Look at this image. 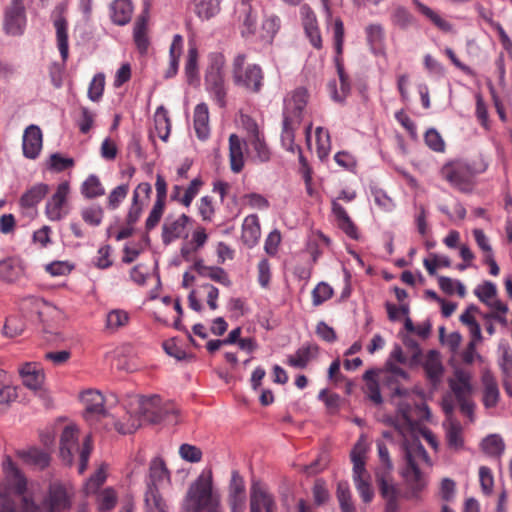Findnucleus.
Returning <instances> with one entry per match:
<instances>
[{
	"instance_id": "1",
	"label": "nucleus",
	"mask_w": 512,
	"mask_h": 512,
	"mask_svg": "<svg viewBox=\"0 0 512 512\" xmlns=\"http://www.w3.org/2000/svg\"><path fill=\"white\" fill-rule=\"evenodd\" d=\"M2 468L5 488L0 491V512H17L18 502H21L22 512H64L70 508V497L64 485L51 484L40 507L27 495V479L9 456L4 458Z\"/></svg>"
},
{
	"instance_id": "2",
	"label": "nucleus",
	"mask_w": 512,
	"mask_h": 512,
	"mask_svg": "<svg viewBox=\"0 0 512 512\" xmlns=\"http://www.w3.org/2000/svg\"><path fill=\"white\" fill-rule=\"evenodd\" d=\"M177 412L178 410L173 403H164L158 395L141 397L138 400V416L130 415L127 422L113 420V425L120 434H131L141 426L142 421H147L151 424H157L162 421H167L168 423L176 422Z\"/></svg>"
},
{
	"instance_id": "3",
	"label": "nucleus",
	"mask_w": 512,
	"mask_h": 512,
	"mask_svg": "<svg viewBox=\"0 0 512 512\" xmlns=\"http://www.w3.org/2000/svg\"><path fill=\"white\" fill-rule=\"evenodd\" d=\"M403 452L406 467L403 470V477L408 486L407 499L421 500V494L427 486L425 475L420 470L422 463L431 466L430 457L419 439L403 442Z\"/></svg>"
},
{
	"instance_id": "4",
	"label": "nucleus",
	"mask_w": 512,
	"mask_h": 512,
	"mask_svg": "<svg viewBox=\"0 0 512 512\" xmlns=\"http://www.w3.org/2000/svg\"><path fill=\"white\" fill-rule=\"evenodd\" d=\"M221 497L214 492L210 470H204L191 484L183 501L182 512H221Z\"/></svg>"
},
{
	"instance_id": "5",
	"label": "nucleus",
	"mask_w": 512,
	"mask_h": 512,
	"mask_svg": "<svg viewBox=\"0 0 512 512\" xmlns=\"http://www.w3.org/2000/svg\"><path fill=\"white\" fill-rule=\"evenodd\" d=\"M307 99V91L302 87L295 89L284 99L281 142L288 151L294 152L295 148L300 151V147L294 143L295 131L301 124Z\"/></svg>"
},
{
	"instance_id": "6",
	"label": "nucleus",
	"mask_w": 512,
	"mask_h": 512,
	"mask_svg": "<svg viewBox=\"0 0 512 512\" xmlns=\"http://www.w3.org/2000/svg\"><path fill=\"white\" fill-rule=\"evenodd\" d=\"M92 451L91 436L87 435L84 439L82 447L79 445L78 429L74 425H67L60 436V458L66 465H72L74 456L79 454L78 472L82 474L88 465L89 457Z\"/></svg>"
},
{
	"instance_id": "7",
	"label": "nucleus",
	"mask_w": 512,
	"mask_h": 512,
	"mask_svg": "<svg viewBox=\"0 0 512 512\" xmlns=\"http://www.w3.org/2000/svg\"><path fill=\"white\" fill-rule=\"evenodd\" d=\"M231 77L237 87L250 93L260 92L263 86L262 68L257 64L247 63V56L243 53H239L233 59Z\"/></svg>"
},
{
	"instance_id": "8",
	"label": "nucleus",
	"mask_w": 512,
	"mask_h": 512,
	"mask_svg": "<svg viewBox=\"0 0 512 512\" xmlns=\"http://www.w3.org/2000/svg\"><path fill=\"white\" fill-rule=\"evenodd\" d=\"M440 175L455 189L461 192H469L473 186L475 173L468 163L462 160H454L442 166Z\"/></svg>"
},
{
	"instance_id": "9",
	"label": "nucleus",
	"mask_w": 512,
	"mask_h": 512,
	"mask_svg": "<svg viewBox=\"0 0 512 512\" xmlns=\"http://www.w3.org/2000/svg\"><path fill=\"white\" fill-rule=\"evenodd\" d=\"M223 65L224 56L221 51H214L208 54L205 85L207 90L215 96L220 107L224 106V76L222 72Z\"/></svg>"
},
{
	"instance_id": "10",
	"label": "nucleus",
	"mask_w": 512,
	"mask_h": 512,
	"mask_svg": "<svg viewBox=\"0 0 512 512\" xmlns=\"http://www.w3.org/2000/svg\"><path fill=\"white\" fill-rule=\"evenodd\" d=\"M26 24L27 17L23 0H12L4 11V32L10 36H21L25 31Z\"/></svg>"
},
{
	"instance_id": "11",
	"label": "nucleus",
	"mask_w": 512,
	"mask_h": 512,
	"mask_svg": "<svg viewBox=\"0 0 512 512\" xmlns=\"http://www.w3.org/2000/svg\"><path fill=\"white\" fill-rule=\"evenodd\" d=\"M70 195V184L63 181L58 184L53 195L45 205V215L50 221H60L68 214V197Z\"/></svg>"
},
{
	"instance_id": "12",
	"label": "nucleus",
	"mask_w": 512,
	"mask_h": 512,
	"mask_svg": "<svg viewBox=\"0 0 512 512\" xmlns=\"http://www.w3.org/2000/svg\"><path fill=\"white\" fill-rule=\"evenodd\" d=\"M81 399L85 405L84 418L90 425L96 426L108 416L104 408V396L99 391L88 390L82 394Z\"/></svg>"
},
{
	"instance_id": "13",
	"label": "nucleus",
	"mask_w": 512,
	"mask_h": 512,
	"mask_svg": "<svg viewBox=\"0 0 512 512\" xmlns=\"http://www.w3.org/2000/svg\"><path fill=\"white\" fill-rule=\"evenodd\" d=\"M65 10L66 6L60 3L54 8L51 14L53 25L56 29L57 47L63 62L67 61L69 55L68 23L64 17Z\"/></svg>"
},
{
	"instance_id": "14",
	"label": "nucleus",
	"mask_w": 512,
	"mask_h": 512,
	"mask_svg": "<svg viewBox=\"0 0 512 512\" xmlns=\"http://www.w3.org/2000/svg\"><path fill=\"white\" fill-rule=\"evenodd\" d=\"M300 16L304 32L310 44L320 50L323 46L322 36L314 11L308 5L300 7Z\"/></svg>"
},
{
	"instance_id": "15",
	"label": "nucleus",
	"mask_w": 512,
	"mask_h": 512,
	"mask_svg": "<svg viewBox=\"0 0 512 512\" xmlns=\"http://www.w3.org/2000/svg\"><path fill=\"white\" fill-rule=\"evenodd\" d=\"M379 492L383 499V512H402V492L397 485L381 478Z\"/></svg>"
},
{
	"instance_id": "16",
	"label": "nucleus",
	"mask_w": 512,
	"mask_h": 512,
	"mask_svg": "<svg viewBox=\"0 0 512 512\" xmlns=\"http://www.w3.org/2000/svg\"><path fill=\"white\" fill-rule=\"evenodd\" d=\"M228 491L231 512H244L246 507L245 482L237 471L232 472Z\"/></svg>"
},
{
	"instance_id": "17",
	"label": "nucleus",
	"mask_w": 512,
	"mask_h": 512,
	"mask_svg": "<svg viewBox=\"0 0 512 512\" xmlns=\"http://www.w3.org/2000/svg\"><path fill=\"white\" fill-rule=\"evenodd\" d=\"M247 143L236 134L229 136V164L233 173L242 172L245 166Z\"/></svg>"
},
{
	"instance_id": "18",
	"label": "nucleus",
	"mask_w": 512,
	"mask_h": 512,
	"mask_svg": "<svg viewBox=\"0 0 512 512\" xmlns=\"http://www.w3.org/2000/svg\"><path fill=\"white\" fill-rule=\"evenodd\" d=\"M23 155L28 159H36L42 149V132L37 125H29L22 139Z\"/></svg>"
},
{
	"instance_id": "19",
	"label": "nucleus",
	"mask_w": 512,
	"mask_h": 512,
	"mask_svg": "<svg viewBox=\"0 0 512 512\" xmlns=\"http://www.w3.org/2000/svg\"><path fill=\"white\" fill-rule=\"evenodd\" d=\"M170 483V474L161 458H154L150 462L149 478L147 480V490L164 488Z\"/></svg>"
},
{
	"instance_id": "20",
	"label": "nucleus",
	"mask_w": 512,
	"mask_h": 512,
	"mask_svg": "<svg viewBox=\"0 0 512 512\" xmlns=\"http://www.w3.org/2000/svg\"><path fill=\"white\" fill-rule=\"evenodd\" d=\"M235 13L238 15L242 37L248 38L254 35L257 28V15L251 4L240 3Z\"/></svg>"
},
{
	"instance_id": "21",
	"label": "nucleus",
	"mask_w": 512,
	"mask_h": 512,
	"mask_svg": "<svg viewBox=\"0 0 512 512\" xmlns=\"http://www.w3.org/2000/svg\"><path fill=\"white\" fill-rule=\"evenodd\" d=\"M335 65L337 69V74L340 81V91L336 88V82L331 81L328 84L329 91L331 93L332 98L335 101L342 102L350 93L351 91V83L349 76L344 70V65L342 62V57H335Z\"/></svg>"
},
{
	"instance_id": "22",
	"label": "nucleus",
	"mask_w": 512,
	"mask_h": 512,
	"mask_svg": "<svg viewBox=\"0 0 512 512\" xmlns=\"http://www.w3.org/2000/svg\"><path fill=\"white\" fill-rule=\"evenodd\" d=\"M17 456L27 465L43 470L50 464V454L37 447H30L17 451Z\"/></svg>"
},
{
	"instance_id": "23",
	"label": "nucleus",
	"mask_w": 512,
	"mask_h": 512,
	"mask_svg": "<svg viewBox=\"0 0 512 512\" xmlns=\"http://www.w3.org/2000/svg\"><path fill=\"white\" fill-rule=\"evenodd\" d=\"M189 217L185 214L180 215L177 219H166L162 227V241L165 245H169L174 240L181 238L185 232Z\"/></svg>"
},
{
	"instance_id": "24",
	"label": "nucleus",
	"mask_w": 512,
	"mask_h": 512,
	"mask_svg": "<svg viewBox=\"0 0 512 512\" xmlns=\"http://www.w3.org/2000/svg\"><path fill=\"white\" fill-rule=\"evenodd\" d=\"M261 236V228L259 218L255 214L245 217L242 224L241 241L248 248H253L257 245Z\"/></svg>"
},
{
	"instance_id": "25",
	"label": "nucleus",
	"mask_w": 512,
	"mask_h": 512,
	"mask_svg": "<svg viewBox=\"0 0 512 512\" xmlns=\"http://www.w3.org/2000/svg\"><path fill=\"white\" fill-rule=\"evenodd\" d=\"M366 445L363 440H359L351 451V461L353 463V481L371 478L365 468Z\"/></svg>"
},
{
	"instance_id": "26",
	"label": "nucleus",
	"mask_w": 512,
	"mask_h": 512,
	"mask_svg": "<svg viewBox=\"0 0 512 512\" xmlns=\"http://www.w3.org/2000/svg\"><path fill=\"white\" fill-rule=\"evenodd\" d=\"M332 212L336 218L339 228L351 239L357 240L359 232L357 226L349 217L347 211L337 200L332 201Z\"/></svg>"
},
{
	"instance_id": "27",
	"label": "nucleus",
	"mask_w": 512,
	"mask_h": 512,
	"mask_svg": "<svg viewBox=\"0 0 512 512\" xmlns=\"http://www.w3.org/2000/svg\"><path fill=\"white\" fill-rule=\"evenodd\" d=\"M23 384L31 389L38 390L44 382V373L42 369L35 363H26L19 370Z\"/></svg>"
},
{
	"instance_id": "28",
	"label": "nucleus",
	"mask_w": 512,
	"mask_h": 512,
	"mask_svg": "<svg viewBox=\"0 0 512 512\" xmlns=\"http://www.w3.org/2000/svg\"><path fill=\"white\" fill-rule=\"evenodd\" d=\"M49 192L45 183H37L30 187L20 198L19 203L23 209L35 208Z\"/></svg>"
},
{
	"instance_id": "29",
	"label": "nucleus",
	"mask_w": 512,
	"mask_h": 512,
	"mask_svg": "<svg viewBox=\"0 0 512 512\" xmlns=\"http://www.w3.org/2000/svg\"><path fill=\"white\" fill-rule=\"evenodd\" d=\"M133 12V5L130 0H114L110 5V17L116 25H126Z\"/></svg>"
},
{
	"instance_id": "30",
	"label": "nucleus",
	"mask_w": 512,
	"mask_h": 512,
	"mask_svg": "<svg viewBox=\"0 0 512 512\" xmlns=\"http://www.w3.org/2000/svg\"><path fill=\"white\" fill-rule=\"evenodd\" d=\"M182 51L183 37L180 34H175L169 49V66L164 74L166 79L173 78L178 73Z\"/></svg>"
},
{
	"instance_id": "31",
	"label": "nucleus",
	"mask_w": 512,
	"mask_h": 512,
	"mask_svg": "<svg viewBox=\"0 0 512 512\" xmlns=\"http://www.w3.org/2000/svg\"><path fill=\"white\" fill-rule=\"evenodd\" d=\"M397 405L398 411L393 420V425L404 436L407 432L412 431L414 427V420L411 416L412 407L405 401L399 402Z\"/></svg>"
},
{
	"instance_id": "32",
	"label": "nucleus",
	"mask_w": 512,
	"mask_h": 512,
	"mask_svg": "<svg viewBox=\"0 0 512 512\" xmlns=\"http://www.w3.org/2000/svg\"><path fill=\"white\" fill-rule=\"evenodd\" d=\"M446 442L450 449L460 450L464 446L463 428L459 421L450 419L448 423L444 422Z\"/></svg>"
},
{
	"instance_id": "33",
	"label": "nucleus",
	"mask_w": 512,
	"mask_h": 512,
	"mask_svg": "<svg viewBox=\"0 0 512 512\" xmlns=\"http://www.w3.org/2000/svg\"><path fill=\"white\" fill-rule=\"evenodd\" d=\"M198 48L195 42L190 41L187 51L184 72L189 85H194L199 80Z\"/></svg>"
},
{
	"instance_id": "34",
	"label": "nucleus",
	"mask_w": 512,
	"mask_h": 512,
	"mask_svg": "<svg viewBox=\"0 0 512 512\" xmlns=\"http://www.w3.org/2000/svg\"><path fill=\"white\" fill-rule=\"evenodd\" d=\"M23 274V266L20 259L8 257L0 260V280L14 282Z\"/></svg>"
},
{
	"instance_id": "35",
	"label": "nucleus",
	"mask_w": 512,
	"mask_h": 512,
	"mask_svg": "<svg viewBox=\"0 0 512 512\" xmlns=\"http://www.w3.org/2000/svg\"><path fill=\"white\" fill-rule=\"evenodd\" d=\"M318 353L316 344H309L300 347L293 355L287 359L288 365L294 368H305L313 357Z\"/></svg>"
},
{
	"instance_id": "36",
	"label": "nucleus",
	"mask_w": 512,
	"mask_h": 512,
	"mask_svg": "<svg viewBox=\"0 0 512 512\" xmlns=\"http://www.w3.org/2000/svg\"><path fill=\"white\" fill-rule=\"evenodd\" d=\"M484 386L483 404L486 408L495 407L499 399V389L496 379L490 372H486L482 376Z\"/></svg>"
},
{
	"instance_id": "37",
	"label": "nucleus",
	"mask_w": 512,
	"mask_h": 512,
	"mask_svg": "<svg viewBox=\"0 0 512 512\" xmlns=\"http://www.w3.org/2000/svg\"><path fill=\"white\" fill-rule=\"evenodd\" d=\"M366 41L373 53H379L384 46L385 31L381 24L372 23L365 27Z\"/></svg>"
},
{
	"instance_id": "38",
	"label": "nucleus",
	"mask_w": 512,
	"mask_h": 512,
	"mask_svg": "<svg viewBox=\"0 0 512 512\" xmlns=\"http://www.w3.org/2000/svg\"><path fill=\"white\" fill-rule=\"evenodd\" d=\"M423 367L430 382L433 385L438 384L443 374V366L436 351L429 352Z\"/></svg>"
},
{
	"instance_id": "39",
	"label": "nucleus",
	"mask_w": 512,
	"mask_h": 512,
	"mask_svg": "<svg viewBox=\"0 0 512 512\" xmlns=\"http://www.w3.org/2000/svg\"><path fill=\"white\" fill-rule=\"evenodd\" d=\"M208 108L204 103L198 104L194 110V128L199 139H206L209 134Z\"/></svg>"
},
{
	"instance_id": "40",
	"label": "nucleus",
	"mask_w": 512,
	"mask_h": 512,
	"mask_svg": "<svg viewBox=\"0 0 512 512\" xmlns=\"http://www.w3.org/2000/svg\"><path fill=\"white\" fill-rule=\"evenodd\" d=\"M413 4L417 10L429 19L439 30L443 32H451L452 24L442 18L437 12L420 2L419 0H413Z\"/></svg>"
},
{
	"instance_id": "41",
	"label": "nucleus",
	"mask_w": 512,
	"mask_h": 512,
	"mask_svg": "<svg viewBox=\"0 0 512 512\" xmlns=\"http://www.w3.org/2000/svg\"><path fill=\"white\" fill-rule=\"evenodd\" d=\"M130 320L129 313L123 309H113L106 315L105 329L110 333H115L125 327Z\"/></svg>"
},
{
	"instance_id": "42",
	"label": "nucleus",
	"mask_w": 512,
	"mask_h": 512,
	"mask_svg": "<svg viewBox=\"0 0 512 512\" xmlns=\"http://www.w3.org/2000/svg\"><path fill=\"white\" fill-rule=\"evenodd\" d=\"M390 21L395 27L406 30L414 24L415 18L406 7L397 5L391 10Z\"/></svg>"
},
{
	"instance_id": "43",
	"label": "nucleus",
	"mask_w": 512,
	"mask_h": 512,
	"mask_svg": "<svg viewBox=\"0 0 512 512\" xmlns=\"http://www.w3.org/2000/svg\"><path fill=\"white\" fill-rule=\"evenodd\" d=\"M146 512H168L169 507L157 489L146 490L145 493Z\"/></svg>"
},
{
	"instance_id": "44",
	"label": "nucleus",
	"mask_w": 512,
	"mask_h": 512,
	"mask_svg": "<svg viewBox=\"0 0 512 512\" xmlns=\"http://www.w3.org/2000/svg\"><path fill=\"white\" fill-rule=\"evenodd\" d=\"M450 387L457 401L470 398L471 386L463 372L456 373V379L450 382Z\"/></svg>"
},
{
	"instance_id": "45",
	"label": "nucleus",
	"mask_w": 512,
	"mask_h": 512,
	"mask_svg": "<svg viewBox=\"0 0 512 512\" xmlns=\"http://www.w3.org/2000/svg\"><path fill=\"white\" fill-rule=\"evenodd\" d=\"M154 122L158 136L163 141H167L171 130V123L168 117V111L163 106L157 108L154 116Z\"/></svg>"
},
{
	"instance_id": "46",
	"label": "nucleus",
	"mask_w": 512,
	"mask_h": 512,
	"mask_svg": "<svg viewBox=\"0 0 512 512\" xmlns=\"http://www.w3.org/2000/svg\"><path fill=\"white\" fill-rule=\"evenodd\" d=\"M253 151L255 152V159L261 163L268 162L271 158V152L267 146L264 137L256 129L250 142Z\"/></svg>"
},
{
	"instance_id": "47",
	"label": "nucleus",
	"mask_w": 512,
	"mask_h": 512,
	"mask_svg": "<svg viewBox=\"0 0 512 512\" xmlns=\"http://www.w3.org/2000/svg\"><path fill=\"white\" fill-rule=\"evenodd\" d=\"M194 11L202 19H209L220 11V0H194Z\"/></svg>"
},
{
	"instance_id": "48",
	"label": "nucleus",
	"mask_w": 512,
	"mask_h": 512,
	"mask_svg": "<svg viewBox=\"0 0 512 512\" xmlns=\"http://www.w3.org/2000/svg\"><path fill=\"white\" fill-rule=\"evenodd\" d=\"M81 193L88 199H93L105 194V189L100 179L92 174L87 177L81 186Z\"/></svg>"
},
{
	"instance_id": "49",
	"label": "nucleus",
	"mask_w": 512,
	"mask_h": 512,
	"mask_svg": "<svg viewBox=\"0 0 512 512\" xmlns=\"http://www.w3.org/2000/svg\"><path fill=\"white\" fill-rule=\"evenodd\" d=\"M336 496L339 502L341 512H356L352 495L347 482H339L337 485Z\"/></svg>"
},
{
	"instance_id": "50",
	"label": "nucleus",
	"mask_w": 512,
	"mask_h": 512,
	"mask_svg": "<svg viewBox=\"0 0 512 512\" xmlns=\"http://www.w3.org/2000/svg\"><path fill=\"white\" fill-rule=\"evenodd\" d=\"M133 37L140 53H146L149 46V40L146 35V20L144 18L137 19L134 25Z\"/></svg>"
},
{
	"instance_id": "51",
	"label": "nucleus",
	"mask_w": 512,
	"mask_h": 512,
	"mask_svg": "<svg viewBox=\"0 0 512 512\" xmlns=\"http://www.w3.org/2000/svg\"><path fill=\"white\" fill-rule=\"evenodd\" d=\"M256 499V504L260 506V509H264L265 512H276L277 506L273 497L266 491L260 488H253L251 493V500Z\"/></svg>"
},
{
	"instance_id": "52",
	"label": "nucleus",
	"mask_w": 512,
	"mask_h": 512,
	"mask_svg": "<svg viewBox=\"0 0 512 512\" xmlns=\"http://www.w3.org/2000/svg\"><path fill=\"white\" fill-rule=\"evenodd\" d=\"M481 447L490 456H500L505 449V444L500 436L489 435L483 439Z\"/></svg>"
},
{
	"instance_id": "53",
	"label": "nucleus",
	"mask_w": 512,
	"mask_h": 512,
	"mask_svg": "<svg viewBox=\"0 0 512 512\" xmlns=\"http://www.w3.org/2000/svg\"><path fill=\"white\" fill-rule=\"evenodd\" d=\"M117 502V495L113 488H105L97 494V504L100 512L111 510Z\"/></svg>"
},
{
	"instance_id": "54",
	"label": "nucleus",
	"mask_w": 512,
	"mask_h": 512,
	"mask_svg": "<svg viewBox=\"0 0 512 512\" xmlns=\"http://www.w3.org/2000/svg\"><path fill=\"white\" fill-rule=\"evenodd\" d=\"M312 303L314 306H320L327 300H329L334 291L332 287L326 282H320L316 285V287L312 290Z\"/></svg>"
},
{
	"instance_id": "55",
	"label": "nucleus",
	"mask_w": 512,
	"mask_h": 512,
	"mask_svg": "<svg viewBox=\"0 0 512 512\" xmlns=\"http://www.w3.org/2000/svg\"><path fill=\"white\" fill-rule=\"evenodd\" d=\"M193 269L197 271L200 276L210 278L217 282H222L223 280V270L218 267L206 266L203 264L202 260H198L194 263Z\"/></svg>"
},
{
	"instance_id": "56",
	"label": "nucleus",
	"mask_w": 512,
	"mask_h": 512,
	"mask_svg": "<svg viewBox=\"0 0 512 512\" xmlns=\"http://www.w3.org/2000/svg\"><path fill=\"white\" fill-rule=\"evenodd\" d=\"M373 374L371 370L366 371L364 374V379L367 380L366 392L369 399L376 405H379L382 403V396L377 381L373 379Z\"/></svg>"
},
{
	"instance_id": "57",
	"label": "nucleus",
	"mask_w": 512,
	"mask_h": 512,
	"mask_svg": "<svg viewBox=\"0 0 512 512\" xmlns=\"http://www.w3.org/2000/svg\"><path fill=\"white\" fill-rule=\"evenodd\" d=\"M105 76L102 73L96 74L90 82L88 88V98L93 102H98L104 91Z\"/></svg>"
},
{
	"instance_id": "58",
	"label": "nucleus",
	"mask_w": 512,
	"mask_h": 512,
	"mask_svg": "<svg viewBox=\"0 0 512 512\" xmlns=\"http://www.w3.org/2000/svg\"><path fill=\"white\" fill-rule=\"evenodd\" d=\"M344 36H345V30H344L343 21L340 18H336L334 20V24H333V41H334V48H335V52H336L335 57H339V58L342 57Z\"/></svg>"
},
{
	"instance_id": "59",
	"label": "nucleus",
	"mask_w": 512,
	"mask_h": 512,
	"mask_svg": "<svg viewBox=\"0 0 512 512\" xmlns=\"http://www.w3.org/2000/svg\"><path fill=\"white\" fill-rule=\"evenodd\" d=\"M103 209L98 205L83 208L81 211L82 219L91 226H99L103 219Z\"/></svg>"
},
{
	"instance_id": "60",
	"label": "nucleus",
	"mask_w": 512,
	"mask_h": 512,
	"mask_svg": "<svg viewBox=\"0 0 512 512\" xmlns=\"http://www.w3.org/2000/svg\"><path fill=\"white\" fill-rule=\"evenodd\" d=\"M74 166V160L70 157H64L60 153H53L48 162V168L55 172H62Z\"/></svg>"
},
{
	"instance_id": "61",
	"label": "nucleus",
	"mask_w": 512,
	"mask_h": 512,
	"mask_svg": "<svg viewBox=\"0 0 512 512\" xmlns=\"http://www.w3.org/2000/svg\"><path fill=\"white\" fill-rule=\"evenodd\" d=\"M474 292L482 303L487 304L496 297L497 288L494 283L485 281L482 285L478 286Z\"/></svg>"
},
{
	"instance_id": "62",
	"label": "nucleus",
	"mask_w": 512,
	"mask_h": 512,
	"mask_svg": "<svg viewBox=\"0 0 512 512\" xmlns=\"http://www.w3.org/2000/svg\"><path fill=\"white\" fill-rule=\"evenodd\" d=\"M427 146L435 152H444L445 142L436 129H429L424 136Z\"/></svg>"
},
{
	"instance_id": "63",
	"label": "nucleus",
	"mask_w": 512,
	"mask_h": 512,
	"mask_svg": "<svg viewBox=\"0 0 512 512\" xmlns=\"http://www.w3.org/2000/svg\"><path fill=\"white\" fill-rule=\"evenodd\" d=\"M128 191V184H121L114 188L108 196V207L111 210L118 208L120 203L126 198Z\"/></svg>"
},
{
	"instance_id": "64",
	"label": "nucleus",
	"mask_w": 512,
	"mask_h": 512,
	"mask_svg": "<svg viewBox=\"0 0 512 512\" xmlns=\"http://www.w3.org/2000/svg\"><path fill=\"white\" fill-rule=\"evenodd\" d=\"M24 330V322L17 316H11L6 319L4 324L3 332L7 337H16L20 335Z\"/></svg>"
}]
</instances>
